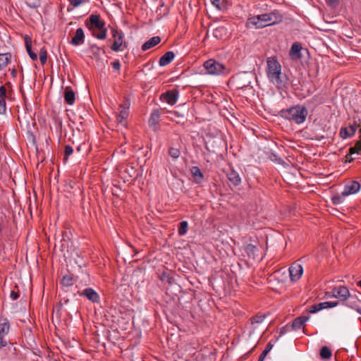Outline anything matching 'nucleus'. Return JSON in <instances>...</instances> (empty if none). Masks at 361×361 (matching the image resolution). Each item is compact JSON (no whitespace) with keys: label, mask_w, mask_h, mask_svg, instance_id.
Segmentation results:
<instances>
[{"label":"nucleus","mask_w":361,"mask_h":361,"mask_svg":"<svg viewBox=\"0 0 361 361\" xmlns=\"http://www.w3.org/2000/svg\"><path fill=\"white\" fill-rule=\"evenodd\" d=\"M283 20V16L278 11L263 13L250 18L248 24L254 25L256 28H262L267 26L279 23Z\"/></svg>","instance_id":"obj_1"},{"label":"nucleus","mask_w":361,"mask_h":361,"mask_svg":"<svg viewBox=\"0 0 361 361\" xmlns=\"http://www.w3.org/2000/svg\"><path fill=\"white\" fill-rule=\"evenodd\" d=\"M308 115L307 109L303 105H295L288 109H283L280 111V116L296 124L304 123Z\"/></svg>","instance_id":"obj_2"},{"label":"nucleus","mask_w":361,"mask_h":361,"mask_svg":"<svg viewBox=\"0 0 361 361\" xmlns=\"http://www.w3.org/2000/svg\"><path fill=\"white\" fill-rule=\"evenodd\" d=\"M86 27L92 32L93 37L99 39H104L106 37L107 29L105 27V22L101 19L98 14H92L85 21Z\"/></svg>","instance_id":"obj_3"},{"label":"nucleus","mask_w":361,"mask_h":361,"mask_svg":"<svg viewBox=\"0 0 361 361\" xmlns=\"http://www.w3.org/2000/svg\"><path fill=\"white\" fill-rule=\"evenodd\" d=\"M111 32L112 39H109L108 42H111L113 40V43L110 47L113 51L117 52L128 48V43L124 39V34L123 31L111 27Z\"/></svg>","instance_id":"obj_4"},{"label":"nucleus","mask_w":361,"mask_h":361,"mask_svg":"<svg viewBox=\"0 0 361 361\" xmlns=\"http://www.w3.org/2000/svg\"><path fill=\"white\" fill-rule=\"evenodd\" d=\"M326 295L328 297H334L343 303L346 302L348 299H353L354 295H351L348 288L344 286H338L332 288L331 292H326Z\"/></svg>","instance_id":"obj_5"},{"label":"nucleus","mask_w":361,"mask_h":361,"mask_svg":"<svg viewBox=\"0 0 361 361\" xmlns=\"http://www.w3.org/2000/svg\"><path fill=\"white\" fill-rule=\"evenodd\" d=\"M204 67L211 75H219L224 73L226 66L215 59H211L204 63Z\"/></svg>","instance_id":"obj_6"},{"label":"nucleus","mask_w":361,"mask_h":361,"mask_svg":"<svg viewBox=\"0 0 361 361\" xmlns=\"http://www.w3.org/2000/svg\"><path fill=\"white\" fill-rule=\"evenodd\" d=\"M250 75L246 73L243 74H237L233 76L230 82L235 86L237 90L243 89L250 86Z\"/></svg>","instance_id":"obj_7"},{"label":"nucleus","mask_w":361,"mask_h":361,"mask_svg":"<svg viewBox=\"0 0 361 361\" xmlns=\"http://www.w3.org/2000/svg\"><path fill=\"white\" fill-rule=\"evenodd\" d=\"M269 80L278 89H283L288 85V78L286 73L281 72V70L276 72L272 76H269Z\"/></svg>","instance_id":"obj_8"},{"label":"nucleus","mask_w":361,"mask_h":361,"mask_svg":"<svg viewBox=\"0 0 361 361\" xmlns=\"http://www.w3.org/2000/svg\"><path fill=\"white\" fill-rule=\"evenodd\" d=\"M360 119H358V121H354L353 124H350L348 127H342L339 132L341 137L347 139L353 137L355 134L357 127L360 126Z\"/></svg>","instance_id":"obj_9"},{"label":"nucleus","mask_w":361,"mask_h":361,"mask_svg":"<svg viewBox=\"0 0 361 361\" xmlns=\"http://www.w3.org/2000/svg\"><path fill=\"white\" fill-rule=\"evenodd\" d=\"M267 75L268 78L281 70V66L276 57H269L267 61Z\"/></svg>","instance_id":"obj_10"},{"label":"nucleus","mask_w":361,"mask_h":361,"mask_svg":"<svg viewBox=\"0 0 361 361\" xmlns=\"http://www.w3.org/2000/svg\"><path fill=\"white\" fill-rule=\"evenodd\" d=\"M289 273L292 281H298L303 274L302 266L297 262H293L289 267Z\"/></svg>","instance_id":"obj_11"},{"label":"nucleus","mask_w":361,"mask_h":361,"mask_svg":"<svg viewBox=\"0 0 361 361\" xmlns=\"http://www.w3.org/2000/svg\"><path fill=\"white\" fill-rule=\"evenodd\" d=\"M360 189V184L356 180H351L345 185L343 195L348 196L357 193Z\"/></svg>","instance_id":"obj_12"},{"label":"nucleus","mask_w":361,"mask_h":361,"mask_svg":"<svg viewBox=\"0 0 361 361\" xmlns=\"http://www.w3.org/2000/svg\"><path fill=\"white\" fill-rule=\"evenodd\" d=\"M178 98V91L177 90H168L161 95V99H164L170 105L175 104Z\"/></svg>","instance_id":"obj_13"},{"label":"nucleus","mask_w":361,"mask_h":361,"mask_svg":"<svg viewBox=\"0 0 361 361\" xmlns=\"http://www.w3.org/2000/svg\"><path fill=\"white\" fill-rule=\"evenodd\" d=\"M80 295L87 298L92 302H99L100 298L99 294L91 288H85L81 293H80Z\"/></svg>","instance_id":"obj_14"},{"label":"nucleus","mask_w":361,"mask_h":361,"mask_svg":"<svg viewBox=\"0 0 361 361\" xmlns=\"http://www.w3.org/2000/svg\"><path fill=\"white\" fill-rule=\"evenodd\" d=\"M302 49L300 42H294L290 48L289 55L293 60H298L302 58L301 51Z\"/></svg>","instance_id":"obj_15"},{"label":"nucleus","mask_w":361,"mask_h":361,"mask_svg":"<svg viewBox=\"0 0 361 361\" xmlns=\"http://www.w3.org/2000/svg\"><path fill=\"white\" fill-rule=\"evenodd\" d=\"M226 176L228 180L235 186H238L241 183L240 174L233 168H230L227 172Z\"/></svg>","instance_id":"obj_16"},{"label":"nucleus","mask_w":361,"mask_h":361,"mask_svg":"<svg viewBox=\"0 0 361 361\" xmlns=\"http://www.w3.org/2000/svg\"><path fill=\"white\" fill-rule=\"evenodd\" d=\"M85 41V33L82 28L79 27L76 30L75 36L72 38L71 44L74 46L82 44Z\"/></svg>","instance_id":"obj_17"},{"label":"nucleus","mask_w":361,"mask_h":361,"mask_svg":"<svg viewBox=\"0 0 361 361\" xmlns=\"http://www.w3.org/2000/svg\"><path fill=\"white\" fill-rule=\"evenodd\" d=\"M244 251L248 258L255 259L258 256L257 253L259 252V248L252 244H247L244 247Z\"/></svg>","instance_id":"obj_18"},{"label":"nucleus","mask_w":361,"mask_h":361,"mask_svg":"<svg viewBox=\"0 0 361 361\" xmlns=\"http://www.w3.org/2000/svg\"><path fill=\"white\" fill-rule=\"evenodd\" d=\"M64 100L68 105H73L75 100V92L71 87H66L64 90Z\"/></svg>","instance_id":"obj_19"},{"label":"nucleus","mask_w":361,"mask_h":361,"mask_svg":"<svg viewBox=\"0 0 361 361\" xmlns=\"http://www.w3.org/2000/svg\"><path fill=\"white\" fill-rule=\"evenodd\" d=\"M190 173L197 184H201L204 180V175L198 166H192Z\"/></svg>","instance_id":"obj_20"},{"label":"nucleus","mask_w":361,"mask_h":361,"mask_svg":"<svg viewBox=\"0 0 361 361\" xmlns=\"http://www.w3.org/2000/svg\"><path fill=\"white\" fill-rule=\"evenodd\" d=\"M310 319L309 316H300L295 318L291 324L290 329L293 330L300 329L305 323Z\"/></svg>","instance_id":"obj_21"},{"label":"nucleus","mask_w":361,"mask_h":361,"mask_svg":"<svg viewBox=\"0 0 361 361\" xmlns=\"http://www.w3.org/2000/svg\"><path fill=\"white\" fill-rule=\"evenodd\" d=\"M160 42H161V38L159 36L153 37L150 38L149 40H147V42H145L142 45L141 49L144 51H147V50L155 47L158 44H159Z\"/></svg>","instance_id":"obj_22"},{"label":"nucleus","mask_w":361,"mask_h":361,"mask_svg":"<svg viewBox=\"0 0 361 361\" xmlns=\"http://www.w3.org/2000/svg\"><path fill=\"white\" fill-rule=\"evenodd\" d=\"M174 57H175V54H174V53L173 51H169L166 52L159 59V66H167L168 64H169L173 61Z\"/></svg>","instance_id":"obj_23"},{"label":"nucleus","mask_w":361,"mask_h":361,"mask_svg":"<svg viewBox=\"0 0 361 361\" xmlns=\"http://www.w3.org/2000/svg\"><path fill=\"white\" fill-rule=\"evenodd\" d=\"M10 329L8 320L2 316H0V335H7Z\"/></svg>","instance_id":"obj_24"},{"label":"nucleus","mask_w":361,"mask_h":361,"mask_svg":"<svg viewBox=\"0 0 361 361\" xmlns=\"http://www.w3.org/2000/svg\"><path fill=\"white\" fill-rule=\"evenodd\" d=\"M25 44L27 52L28 55L30 56V59L32 61H36L37 59V55L36 53L33 52L32 50L31 38L29 37L28 36H26L25 37Z\"/></svg>","instance_id":"obj_25"},{"label":"nucleus","mask_w":361,"mask_h":361,"mask_svg":"<svg viewBox=\"0 0 361 361\" xmlns=\"http://www.w3.org/2000/svg\"><path fill=\"white\" fill-rule=\"evenodd\" d=\"M347 307L355 310L357 312H358L360 314H361V307L359 305V300H355V298L354 297L353 299H349V300L347 302H345L343 303Z\"/></svg>","instance_id":"obj_26"},{"label":"nucleus","mask_w":361,"mask_h":361,"mask_svg":"<svg viewBox=\"0 0 361 361\" xmlns=\"http://www.w3.org/2000/svg\"><path fill=\"white\" fill-rule=\"evenodd\" d=\"M160 112L159 109H154L149 118V125L150 126H155L159 121Z\"/></svg>","instance_id":"obj_27"},{"label":"nucleus","mask_w":361,"mask_h":361,"mask_svg":"<svg viewBox=\"0 0 361 361\" xmlns=\"http://www.w3.org/2000/svg\"><path fill=\"white\" fill-rule=\"evenodd\" d=\"M359 137V140L355 142V145L349 148V156L353 155L354 154H361V135H360Z\"/></svg>","instance_id":"obj_28"},{"label":"nucleus","mask_w":361,"mask_h":361,"mask_svg":"<svg viewBox=\"0 0 361 361\" xmlns=\"http://www.w3.org/2000/svg\"><path fill=\"white\" fill-rule=\"evenodd\" d=\"M75 282V279L71 274H66L63 276L61 280V283L64 287H70L73 286Z\"/></svg>","instance_id":"obj_29"},{"label":"nucleus","mask_w":361,"mask_h":361,"mask_svg":"<svg viewBox=\"0 0 361 361\" xmlns=\"http://www.w3.org/2000/svg\"><path fill=\"white\" fill-rule=\"evenodd\" d=\"M11 59L10 53L0 54V71L3 70Z\"/></svg>","instance_id":"obj_30"},{"label":"nucleus","mask_w":361,"mask_h":361,"mask_svg":"<svg viewBox=\"0 0 361 361\" xmlns=\"http://www.w3.org/2000/svg\"><path fill=\"white\" fill-rule=\"evenodd\" d=\"M210 1L219 11H224L227 9L226 0H210Z\"/></svg>","instance_id":"obj_31"},{"label":"nucleus","mask_w":361,"mask_h":361,"mask_svg":"<svg viewBox=\"0 0 361 361\" xmlns=\"http://www.w3.org/2000/svg\"><path fill=\"white\" fill-rule=\"evenodd\" d=\"M319 355L322 359L329 360L331 357L332 353L327 346H323L320 350Z\"/></svg>","instance_id":"obj_32"},{"label":"nucleus","mask_w":361,"mask_h":361,"mask_svg":"<svg viewBox=\"0 0 361 361\" xmlns=\"http://www.w3.org/2000/svg\"><path fill=\"white\" fill-rule=\"evenodd\" d=\"M188 230V223L186 221H183L179 224L178 233L180 236L185 235Z\"/></svg>","instance_id":"obj_33"},{"label":"nucleus","mask_w":361,"mask_h":361,"mask_svg":"<svg viewBox=\"0 0 361 361\" xmlns=\"http://www.w3.org/2000/svg\"><path fill=\"white\" fill-rule=\"evenodd\" d=\"M129 111L126 109H119V112L116 116L117 122L122 123L128 116Z\"/></svg>","instance_id":"obj_34"},{"label":"nucleus","mask_w":361,"mask_h":361,"mask_svg":"<svg viewBox=\"0 0 361 361\" xmlns=\"http://www.w3.org/2000/svg\"><path fill=\"white\" fill-rule=\"evenodd\" d=\"M90 49L92 55L96 59H100V52L102 49L101 47H98L96 44H91L90 46Z\"/></svg>","instance_id":"obj_35"},{"label":"nucleus","mask_w":361,"mask_h":361,"mask_svg":"<svg viewBox=\"0 0 361 361\" xmlns=\"http://www.w3.org/2000/svg\"><path fill=\"white\" fill-rule=\"evenodd\" d=\"M169 155L173 159H178L180 155V151L179 148L170 147L168 150Z\"/></svg>","instance_id":"obj_36"},{"label":"nucleus","mask_w":361,"mask_h":361,"mask_svg":"<svg viewBox=\"0 0 361 361\" xmlns=\"http://www.w3.org/2000/svg\"><path fill=\"white\" fill-rule=\"evenodd\" d=\"M347 197L346 195H343V192L341 194H336L331 197V202L333 204L337 205L341 203H342L344 201L345 197Z\"/></svg>","instance_id":"obj_37"},{"label":"nucleus","mask_w":361,"mask_h":361,"mask_svg":"<svg viewBox=\"0 0 361 361\" xmlns=\"http://www.w3.org/2000/svg\"><path fill=\"white\" fill-rule=\"evenodd\" d=\"M160 279L162 281V282L169 283L170 285L174 283V282H175L174 278L166 272H164L161 274Z\"/></svg>","instance_id":"obj_38"},{"label":"nucleus","mask_w":361,"mask_h":361,"mask_svg":"<svg viewBox=\"0 0 361 361\" xmlns=\"http://www.w3.org/2000/svg\"><path fill=\"white\" fill-rule=\"evenodd\" d=\"M273 345L271 342H269L265 348V349L262 351L261 355H259V357L258 359V361H264L267 354L269 353V351L272 349Z\"/></svg>","instance_id":"obj_39"},{"label":"nucleus","mask_w":361,"mask_h":361,"mask_svg":"<svg viewBox=\"0 0 361 361\" xmlns=\"http://www.w3.org/2000/svg\"><path fill=\"white\" fill-rule=\"evenodd\" d=\"M39 60L42 65H44L47 61V51L44 47H42L39 51Z\"/></svg>","instance_id":"obj_40"},{"label":"nucleus","mask_w":361,"mask_h":361,"mask_svg":"<svg viewBox=\"0 0 361 361\" xmlns=\"http://www.w3.org/2000/svg\"><path fill=\"white\" fill-rule=\"evenodd\" d=\"M126 172L131 178H136L138 176L137 170L133 166H128V167L126 169Z\"/></svg>","instance_id":"obj_41"},{"label":"nucleus","mask_w":361,"mask_h":361,"mask_svg":"<svg viewBox=\"0 0 361 361\" xmlns=\"http://www.w3.org/2000/svg\"><path fill=\"white\" fill-rule=\"evenodd\" d=\"M226 29L224 26L219 27L214 30V36L216 38L221 37L223 33H225Z\"/></svg>","instance_id":"obj_42"},{"label":"nucleus","mask_w":361,"mask_h":361,"mask_svg":"<svg viewBox=\"0 0 361 361\" xmlns=\"http://www.w3.org/2000/svg\"><path fill=\"white\" fill-rule=\"evenodd\" d=\"M265 319V315H255L251 318V323L254 324H260Z\"/></svg>","instance_id":"obj_43"},{"label":"nucleus","mask_w":361,"mask_h":361,"mask_svg":"<svg viewBox=\"0 0 361 361\" xmlns=\"http://www.w3.org/2000/svg\"><path fill=\"white\" fill-rule=\"evenodd\" d=\"M73 152V147L71 145H66L64 147V155H65V160L68 159V157L71 156Z\"/></svg>","instance_id":"obj_44"},{"label":"nucleus","mask_w":361,"mask_h":361,"mask_svg":"<svg viewBox=\"0 0 361 361\" xmlns=\"http://www.w3.org/2000/svg\"><path fill=\"white\" fill-rule=\"evenodd\" d=\"M322 304L324 305V309L332 308V307H335L338 306V301L324 302H322Z\"/></svg>","instance_id":"obj_45"},{"label":"nucleus","mask_w":361,"mask_h":361,"mask_svg":"<svg viewBox=\"0 0 361 361\" xmlns=\"http://www.w3.org/2000/svg\"><path fill=\"white\" fill-rule=\"evenodd\" d=\"M326 4L332 8H336L339 6V0H326Z\"/></svg>","instance_id":"obj_46"},{"label":"nucleus","mask_w":361,"mask_h":361,"mask_svg":"<svg viewBox=\"0 0 361 361\" xmlns=\"http://www.w3.org/2000/svg\"><path fill=\"white\" fill-rule=\"evenodd\" d=\"M6 335H0V350L8 345L7 340L4 338Z\"/></svg>","instance_id":"obj_47"},{"label":"nucleus","mask_w":361,"mask_h":361,"mask_svg":"<svg viewBox=\"0 0 361 361\" xmlns=\"http://www.w3.org/2000/svg\"><path fill=\"white\" fill-rule=\"evenodd\" d=\"M6 101L3 98H0V114H4L6 111Z\"/></svg>","instance_id":"obj_48"},{"label":"nucleus","mask_w":361,"mask_h":361,"mask_svg":"<svg viewBox=\"0 0 361 361\" xmlns=\"http://www.w3.org/2000/svg\"><path fill=\"white\" fill-rule=\"evenodd\" d=\"M130 107V102L128 99H126L123 104H120L119 109H126L128 111Z\"/></svg>","instance_id":"obj_49"},{"label":"nucleus","mask_w":361,"mask_h":361,"mask_svg":"<svg viewBox=\"0 0 361 361\" xmlns=\"http://www.w3.org/2000/svg\"><path fill=\"white\" fill-rule=\"evenodd\" d=\"M70 1V3L73 6V7H78V6H80L82 3L85 2V0H69Z\"/></svg>","instance_id":"obj_50"},{"label":"nucleus","mask_w":361,"mask_h":361,"mask_svg":"<svg viewBox=\"0 0 361 361\" xmlns=\"http://www.w3.org/2000/svg\"><path fill=\"white\" fill-rule=\"evenodd\" d=\"M6 97V89L4 85L0 86V98L5 99Z\"/></svg>","instance_id":"obj_51"},{"label":"nucleus","mask_w":361,"mask_h":361,"mask_svg":"<svg viewBox=\"0 0 361 361\" xmlns=\"http://www.w3.org/2000/svg\"><path fill=\"white\" fill-rule=\"evenodd\" d=\"M111 65L115 70H120L121 68V63L118 60H116L113 62H111Z\"/></svg>","instance_id":"obj_52"},{"label":"nucleus","mask_w":361,"mask_h":361,"mask_svg":"<svg viewBox=\"0 0 361 361\" xmlns=\"http://www.w3.org/2000/svg\"><path fill=\"white\" fill-rule=\"evenodd\" d=\"M307 311L310 313H316L317 312V306L316 305H311L307 310Z\"/></svg>","instance_id":"obj_53"},{"label":"nucleus","mask_w":361,"mask_h":361,"mask_svg":"<svg viewBox=\"0 0 361 361\" xmlns=\"http://www.w3.org/2000/svg\"><path fill=\"white\" fill-rule=\"evenodd\" d=\"M11 298L13 300H17L18 298H19V293L18 292H16L14 290H12L11 292V295H10Z\"/></svg>","instance_id":"obj_54"},{"label":"nucleus","mask_w":361,"mask_h":361,"mask_svg":"<svg viewBox=\"0 0 361 361\" xmlns=\"http://www.w3.org/2000/svg\"><path fill=\"white\" fill-rule=\"evenodd\" d=\"M289 330V327L288 326H286L284 327H282L281 329H280V331H279V336H281V335H283V334L286 333Z\"/></svg>","instance_id":"obj_55"},{"label":"nucleus","mask_w":361,"mask_h":361,"mask_svg":"<svg viewBox=\"0 0 361 361\" xmlns=\"http://www.w3.org/2000/svg\"><path fill=\"white\" fill-rule=\"evenodd\" d=\"M345 161L346 162H353L354 160H355V158L354 157H352V155H348V153L345 155Z\"/></svg>","instance_id":"obj_56"},{"label":"nucleus","mask_w":361,"mask_h":361,"mask_svg":"<svg viewBox=\"0 0 361 361\" xmlns=\"http://www.w3.org/2000/svg\"><path fill=\"white\" fill-rule=\"evenodd\" d=\"M69 302V299L68 298H63V299H61L59 302V305L60 306H63V305H66L68 304Z\"/></svg>","instance_id":"obj_57"},{"label":"nucleus","mask_w":361,"mask_h":361,"mask_svg":"<svg viewBox=\"0 0 361 361\" xmlns=\"http://www.w3.org/2000/svg\"><path fill=\"white\" fill-rule=\"evenodd\" d=\"M315 305L317 306V310L318 312L322 310H323V309H324L322 302L317 303Z\"/></svg>","instance_id":"obj_58"},{"label":"nucleus","mask_w":361,"mask_h":361,"mask_svg":"<svg viewBox=\"0 0 361 361\" xmlns=\"http://www.w3.org/2000/svg\"><path fill=\"white\" fill-rule=\"evenodd\" d=\"M77 149V151H78V152H80V151H82V145H78V146L77 147V149Z\"/></svg>","instance_id":"obj_59"},{"label":"nucleus","mask_w":361,"mask_h":361,"mask_svg":"<svg viewBox=\"0 0 361 361\" xmlns=\"http://www.w3.org/2000/svg\"><path fill=\"white\" fill-rule=\"evenodd\" d=\"M172 114H173L174 115H176L177 116H183V115H180L178 111H173V112H172Z\"/></svg>","instance_id":"obj_60"},{"label":"nucleus","mask_w":361,"mask_h":361,"mask_svg":"<svg viewBox=\"0 0 361 361\" xmlns=\"http://www.w3.org/2000/svg\"><path fill=\"white\" fill-rule=\"evenodd\" d=\"M357 285L361 288V280L358 282Z\"/></svg>","instance_id":"obj_61"},{"label":"nucleus","mask_w":361,"mask_h":361,"mask_svg":"<svg viewBox=\"0 0 361 361\" xmlns=\"http://www.w3.org/2000/svg\"><path fill=\"white\" fill-rule=\"evenodd\" d=\"M2 231V228H1V226L0 225V233Z\"/></svg>","instance_id":"obj_62"},{"label":"nucleus","mask_w":361,"mask_h":361,"mask_svg":"<svg viewBox=\"0 0 361 361\" xmlns=\"http://www.w3.org/2000/svg\"><path fill=\"white\" fill-rule=\"evenodd\" d=\"M360 135H361V128H360Z\"/></svg>","instance_id":"obj_63"}]
</instances>
